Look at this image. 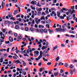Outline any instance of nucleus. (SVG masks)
Instances as JSON below:
<instances>
[{"label":"nucleus","mask_w":77,"mask_h":77,"mask_svg":"<svg viewBox=\"0 0 77 77\" xmlns=\"http://www.w3.org/2000/svg\"><path fill=\"white\" fill-rule=\"evenodd\" d=\"M56 30L57 32H64L66 31V28H56Z\"/></svg>","instance_id":"f257e3e1"},{"label":"nucleus","mask_w":77,"mask_h":77,"mask_svg":"<svg viewBox=\"0 0 77 77\" xmlns=\"http://www.w3.org/2000/svg\"><path fill=\"white\" fill-rule=\"evenodd\" d=\"M40 55L38 56L37 58H36L35 59V60L36 61L39 60L40 58H42V51H40Z\"/></svg>","instance_id":"f03ea898"},{"label":"nucleus","mask_w":77,"mask_h":77,"mask_svg":"<svg viewBox=\"0 0 77 77\" xmlns=\"http://www.w3.org/2000/svg\"><path fill=\"white\" fill-rule=\"evenodd\" d=\"M34 20L36 24H38L39 22L41 21V20L40 19H38L37 17L35 18Z\"/></svg>","instance_id":"7ed1b4c3"},{"label":"nucleus","mask_w":77,"mask_h":77,"mask_svg":"<svg viewBox=\"0 0 77 77\" xmlns=\"http://www.w3.org/2000/svg\"><path fill=\"white\" fill-rule=\"evenodd\" d=\"M34 54L35 56H38L39 54V52L38 51H35L34 52Z\"/></svg>","instance_id":"20e7f679"},{"label":"nucleus","mask_w":77,"mask_h":77,"mask_svg":"<svg viewBox=\"0 0 77 77\" xmlns=\"http://www.w3.org/2000/svg\"><path fill=\"white\" fill-rule=\"evenodd\" d=\"M75 69L70 70H69L70 73L71 75L73 74V72H75Z\"/></svg>","instance_id":"39448f33"},{"label":"nucleus","mask_w":77,"mask_h":77,"mask_svg":"<svg viewBox=\"0 0 77 77\" xmlns=\"http://www.w3.org/2000/svg\"><path fill=\"white\" fill-rule=\"evenodd\" d=\"M37 2L36 1H32L31 2V3L32 5H35L36 4H37Z\"/></svg>","instance_id":"423d86ee"},{"label":"nucleus","mask_w":77,"mask_h":77,"mask_svg":"<svg viewBox=\"0 0 77 77\" xmlns=\"http://www.w3.org/2000/svg\"><path fill=\"white\" fill-rule=\"evenodd\" d=\"M9 40L11 42H12L14 41V39L12 38L11 37H9Z\"/></svg>","instance_id":"0eeeda50"},{"label":"nucleus","mask_w":77,"mask_h":77,"mask_svg":"<svg viewBox=\"0 0 77 77\" xmlns=\"http://www.w3.org/2000/svg\"><path fill=\"white\" fill-rule=\"evenodd\" d=\"M39 41L40 42H37V43L38 44V45H39V44L40 45V44H41V43L42 42V41L41 39Z\"/></svg>","instance_id":"6e6552de"},{"label":"nucleus","mask_w":77,"mask_h":77,"mask_svg":"<svg viewBox=\"0 0 77 77\" xmlns=\"http://www.w3.org/2000/svg\"><path fill=\"white\" fill-rule=\"evenodd\" d=\"M5 5V2H2V8L4 7V6Z\"/></svg>","instance_id":"1a4fd4ad"},{"label":"nucleus","mask_w":77,"mask_h":77,"mask_svg":"<svg viewBox=\"0 0 77 77\" xmlns=\"http://www.w3.org/2000/svg\"><path fill=\"white\" fill-rule=\"evenodd\" d=\"M58 47V46L57 45H56L53 48V51H54L56 49H57Z\"/></svg>","instance_id":"9d476101"},{"label":"nucleus","mask_w":77,"mask_h":77,"mask_svg":"<svg viewBox=\"0 0 77 77\" xmlns=\"http://www.w3.org/2000/svg\"><path fill=\"white\" fill-rule=\"evenodd\" d=\"M48 31H49V32L50 34H51V33L53 32V30H51L50 29H48Z\"/></svg>","instance_id":"9b49d317"},{"label":"nucleus","mask_w":77,"mask_h":77,"mask_svg":"<svg viewBox=\"0 0 77 77\" xmlns=\"http://www.w3.org/2000/svg\"><path fill=\"white\" fill-rule=\"evenodd\" d=\"M20 63V64H21L22 63L19 60H17L16 61H15V63Z\"/></svg>","instance_id":"f8f14e48"},{"label":"nucleus","mask_w":77,"mask_h":77,"mask_svg":"<svg viewBox=\"0 0 77 77\" xmlns=\"http://www.w3.org/2000/svg\"><path fill=\"white\" fill-rule=\"evenodd\" d=\"M17 10H16L14 11V15H15L18 14V12H17Z\"/></svg>","instance_id":"ddd939ff"},{"label":"nucleus","mask_w":77,"mask_h":77,"mask_svg":"<svg viewBox=\"0 0 77 77\" xmlns=\"http://www.w3.org/2000/svg\"><path fill=\"white\" fill-rule=\"evenodd\" d=\"M22 61L23 63V66H26V63L24 61L22 60Z\"/></svg>","instance_id":"4468645a"},{"label":"nucleus","mask_w":77,"mask_h":77,"mask_svg":"<svg viewBox=\"0 0 77 77\" xmlns=\"http://www.w3.org/2000/svg\"><path fill=\"white\" fill-rule=\"evenodd\" d=\"M26 54H23V55H24V57L27 56L28 57H29V56L26 53H25Z\"/></svg>","instance_id":"2eb2a0df"},{"label":"nucleus","mask_w":77,"mask_h":77,"mask_svg":"<svg viewBox=\"0 0 77 77\" xmlns=\"http://www.w3.org/2000/svg\"><path fill=\"white\" fill-rule=\"evenodd\" d=\"M20 28L19 27V26L18 25H16L15 26V29H19Z\"/></svg>","instance_id":"dca6fc26"},{"label":"nucleus","mask_w":77,"mask_h":77,"mask_svg":"<svg viewBox=\"0 0 77 77\" xmlns=\"http://www.w3.org/2000/svg\"><path fill=\"white\" fill-rule=\"evenodd\" d=\"M57 16L58 17H60V12H57Z\"/></svg>","instance_id":"f3484780"},{"label":"nucleus","mask_w":77,"mask_h":77,"mask_svg":"<svg viewBox=\"0 0 77 77\" xmlns=\"http://www.w3.org/2000/svg\"><path fill=\"white\" fill-rule=\"evenodd\" d=\"M75 10H72V12H71V14L72 15L73 14H75Z\"/></svg>","instance_id":"a211bd4d"},{"label":"nucleus","mask_w":77,"mask_h":77,"mask_svg":"<svg viewBox=\"0 0 77 77\" xmlns=\"http://www.w3.org/2000/svg\"><path fill=\"white\" fill-rule=\"evenodd\" d=\"M38 27L39 28H44V26H42L41 25H39L38 26Z\"/></svg>","instance_id":"6ab92c4d"},{"label":"nucleus","mask_w":77,"mask_h":77,"mask_svg":"<svg viewBox=\"0 0 77 77\" xmlns=\"http://www.w3.org/2000/svg\"><path fill=\"white\" fill-rule=\"evenodd\" d=\"M40 20H45V17H41L40 18Z\"/></svg>","instance_id":"aec40b11"},{"label":"nucleus","mask_w":77,"mask_h":77,"mask_svg":"<svg viewBox=\"0 0 77 77\" xmlns=\"http://www.w3.org/2000/svg\"><path fill=\"white\" fill-rule=\"evenodd\" d=\"M5 58V57H3V58H1V59H0L1 60L0 61V62L1 63H2L3 62V59H4Z\"/></svg>","instance_id":"412c9836"},{"label":"nucleus","mask_w":77,"mask_h":77,"mask_svg":"<svg viewBox=\"0 0 77 77\" xmlns=\"http://www.w3.org/2000/svg\"><path fill=\"white\" fill-rule=\"evenodd\" d=\"M31 8H32V9L35 10V7H33L32 5H31Z\"/></svg>","instance_id":"4be33fe9"},{"label":"nucleus","mask_w":77,"mask_h":77,"mask_svg":"<svg viewBox=\"0 0 77 77\" xmlns=\"http://www.w3.org/2000/svg\"><path fill=\"white\" fill-rule=\"evenodd\" d=\"M62 9L63 11H67L68 10V9H66L65 8H63Z\"/></svg>","instance_id":"5701e85b"},{"label":"nucleus","mask_w":77,"mask_h":77,"mask_svg":"<svg viewBox=\"0 0 77 77\" xmlns=\"http://www.w3.org/2000/svg\"><path fill=\"white\" fill-rule=\"evenodd\" d=\"M43 52H44V53L45 54H46L48 52V51L47 49H46V50L44 51Z\"/></svg>","instance_id":"b1692460"},{"label":"nucleus","mask_w":77,"mask_h":77,"mask_svg":"<svg viewBox=\"0 0 77 77\" xmlns=\"http://www.w3.org/2000/svg\"><path fill=\"white\" fill-rule=\"evenodd\" d=\"M46 48H45V46H44L43 47H42V48L41 49H42V50H44L45 49H46Z\"/></svg>","instance_id":"393cba45"},{"label":"nucleus","mask_w":77,"mask_h":77,"mask_svg":"<svg viewBox=\"0 0 77 77\" xmlns=\"http://www.w3.org/2000/svg\"><path fill=\"white\" fill-rule=\"evenodd\" d=\"M59 73L58 72L54 73V75H55V76H57L58 75Z\"/></svg>","instance_id":"a878e982"},{"label":"nucleus","mask_w":77,"mask_h":77,"mask_svg":"<svg viewBox=\"0 0 77 77\" xmlns=\"http://www.w3.org/2000/svg\"><path fill=\"white\" fill-rule=\"evenodd\" d=\"M22 38V37L21 36H19L17 37V38L19 39H21Z\"/></svg>","instance_id":"bb28decb"},{"label":"nucleus","mask_w":77,"mask_h":77,"mask_svg":"<svg viewBox=\"0 0 77 77\" xmlns=\"http://www.w3.org/2000/svg\"><path fill=\"white\" fill-rule=\"evenodd\" d=\"M69 33H72V34H74L75 32L74 31L71 30L69 31Z\"/></svg>","instance_id":"cd10ccee"},{"label":"nucleus","mask_w":77,"mask_h":77,"mask_svg":"<svg viewBox=\"0 0 77 77\" xmlns=\"http://www.w3.org/2000/svg\"><path fill=\"white\" fill-rule=\"evenodd\" d=\"M25 37L26 38H27V39H28V40L29 39H30V37H29V36H28L27 35H25Z\"/></svg>","instance_id":"c85d7f7f"},{"label":"nucleus","mask_w":77,"mask_h":77,"mask_svg":"<svg viewBox=\"0 0 77 77\" xmlns=\"http://www.w3.org/2000/svg\"><path fill=\"white\" fill-rule=\"evenodd\" d=\"M17 0H11V1L14 3H17Z\"/></svg>","instance_id":"c756f323"},{"label":"nucleus","mask_w":77,"mask_h":77,"mask_svg":"<svg viewBox=\"0 0 77 77\" xmlns=\"http://www.w3.org/2000/svg\"><path fill=\"white\" fill-rule=\"evenodd\" d=\"M10 43V42L9 41H6L5 42V44H8Z\"/></svg>","instance_id":"7c9ffc66"},{"label":"nucleus","mask_w":77,"mask_h":77,"mask_svg":"<svg viewBox=\"0 0 77 77\" xmlns=\"http://www.w3.org/2000/svg\"><path fill=\"white\" fill-rule=\"evenodd\" d=\"M23 41H26V42H27V40H26V38H23Z\"/></svg>","instance_id":"2f4dec72"},{"label":"nucleus","mask_w":77,"mask_h":77,"mask_svg":"<svg viewBox=\"0 0 77 77\" xmlns=\"http://www.w3.org/2000/svg\"><path fill=\"white\" fill-rule=\"evenodd\" d=\"M59 17H60V19H63L64 18V17H63V16H60Z\"/></svg>","instance_id":"473e14b6"},{"label":"nucleus","mask_w":77,"mask_h":77,"mask_svg":"<svg viewBox=\"0 0 77 77\" xmlns=\"http://www.w3.org/2000/svg\"><path fill=\"white\" fill-rule=\"evenodd\" d=\"M44 33H47L48 32L47 29H45L44 31Z\"/></svg>","instance_id":"72a5a7b5"},{"label":"nucleus","mask_w":77,"mask_h":77,"mask_svg":"<svg viewBox=\"0 0 77 77\" xmlns=\"http://www.w3.org/2000/svg\"><path fill=\"white\" fill-rule=\"evenodd\" d=\"M69 19H72V16H71L70 15H69Z\"/></svg>","instance_id":"f704fd0d"},{"label":"nucleus","mask_w":77,"mask_h":77,"mask_svg":"<svg viewBox=\"0 0 77 77\" xmlns=\"http://www.w3.org/2000/svg\"><path fill=\"white\" fill-rule=\"evenodd\" d=\"M37 5L39 7H41V5H40L39 3V2H38Z\"/></svg>","instance_id":"c9c22d12"},{"label":"nucleus","mask_w":77,"mask_h":77,"mask_svg":"<svg viewBox=\"0 0 77 77\" xmlns=\"http://www.w3.org/2000/svg\"><path fill=\"white\" fill-rule=\"evenodd\" d=\"M19 23V22L18 21H16V22H14V24H18Z\"/></svg>","instance_id":"e433bc0d"},{"label":"nucleus","mask_w":77,"mask_h":77,"mask_svg":"<svg viewBox=\"0 0 77 77\" xmlns=\"http://www.w3.org/2000/svg\"><path fill=\"white\" fill-rule=\"evenodd\" d=\"M43 29H40V32L42 33H43Z\"/></svg>","instance_id":"4c0bfd02"},{"label":"nucleus","mask_w":77,"mask_h":77,"mask_svg":"<svg viewBox=\"0 0 77 77\" xmlns=\"http://www.w3.org/2000/svg\"><path fill=\"white\" fill-rule=\"evenodd\" d=\"M41 12H38V13H37V15L38 16H40V15H41Z\"/></svg>","instance_id":"58836bf2"},{"label":"nucleus","mask_w":77,"mask_h":77,"mask_svg":"<svg viewBox=\"0 0 77 77\" xmlns=\"http://www.w3.org/2000/svg\"><path fill=\"white\" fill-rule=\"evenodd\" d=\"M13 58L15 60H17V57H16L15 56H13Z\"/></svg>","instance_id":"ea45409f"},{"label":"nucleus","mask_w":77,"mask_h":77,"mask_svg":"<svg viewBox=\"0 0 77 77\" xmlns=\"http://www.w3.org/2000/svg\"><path fill=\"white\" fill-rule=\"evenodd\" d=\"M51 62H48L47 63V65H48V66H49V65H51Z\"/></svg>","instance_id":"a19ab883"},{"label":"nucleus","mask_w":77,"mask_h":77,"mask_svg":"<svg viewBox=\"0 0 77 77\" xmlns=\"http://www.w3.org/2000/svg\"><path fill=\"white\" fill-rule=\"evenodd\" d=\"M73 68V66L72 64L70 66V69H72Z\"/></svg>","instance_id":"79ce46f5"},{"label":"nucleus","mask_w":77,"mask_h":77,"mask_svg":"<svg viewBox=\"0 0 77 77\" xmlns=\"http://www.w3.org/2000/svg\"><path fill=\"white\" fill-rule=\"evenodd\" d=\"M43 60L44 61H48V60L47 59H45V58L44 57H43Z\"/></svg>","instance_id":"37998d69"},{"label":"nucleus","mask_w":77,"mask_h":77,"mask_svg":"<svg viewBox=\"0 0 77 77\" xmlns=\"http://www.w3.org/2000/svg\"><path fill=\"white\" fill-rule=\"evenodd\" d=\"M10 20H15V19H14V17H13L11 18Z\"/></svg>","instance_id":"c03bdc74"},{"label":"nucleus","mask_w":77,"mask_h":77,"mask_svg":"<svg viewBox=\"0 0 77 77\" xmlns=\"http://www.w3.org/2000/svg\"><path fill=\"white\" fill-rule=\"evenodd\" d=\"M46 27L48 28H49V24H46Z\"/></svg>","instance_id":"a18cd8bd"},{"label":"nucleus","mask_w":77,"mask_h":77,"mask_svg":"<svg viewBox=\"0 0 77 77\" xmlns=\"http://www.w3.org/2000/svg\"><path fill=\"white\" fill-rule=\"evenodd\" d=\"M59 57H58L56 58V61H58L59 60Z\"/></svg>","instance_id":"49530a36"},{"label":"nucleus","mask_w":77,"mask_h":77,"mask_svg":"<svg viewBox=\"0 0 77 77\" xmlns=\"http://www.w3.org/2000/svg\"><path fill=\"white\" fill-rule=\"evenodd\" d=\"M9 50H10V48H8L7 49V52H9Z\"/></svg>","instance_id":"de8ad7c7"},{"label":"nucleus","mask_w":77,"mask_h":77,"mask_svg":"<svg viewBox=\"0 0 77 77\" xmlns=\"http://www.w3.org/2000/svg\"><path fill=\"white\" fill-rule=\"evenodd\" d=\"M73 62L74 63H77V60H76V59H75L73 61Z\"/></svg>","instance_id":"09e8293b"},{"label":"nucleus","mask_w":77,"mask_h":77,"mask_svg":"<svg viewBox=\"0 0 77 77\" xmlns=\"http://www.w3.org/2000/svg\"><path fill=\"white\" fill-rule=\"evenodd\" d=\"M6 31V30L5 29H2V32L4 33H5Z\"/></svg>","instance_id":"8fccbe9b"},{"label":"nucleus","mask_w":77,"mask_h":77,"mask_svg":"<svg viewBox=\"0 0 77 77\" xmlns=\"http://www.w3.org/2000/svg\"><path fill=\"white\" fill-rule=\"evenodd\" d=\"M53 1L54 2H53V3H56L57 2V0H53Z\"/></svg>","instance_id":"3c124183"},{"label":"nucleus","mask_w":77,"mask_h":77,"mask_svg":"<svg viewBox=\"0 0 77 77\" xmlns=\"http://www.w3.org/2000/svg\"><path fill=\"white\" fill-rule=\"evenodd\" d=\"M14 36H15L16 37H17V33H15L14 34Z\"/></svg>","instance_id":"603ef678"},{"label":"nucleus","mask_w":77,"mask_h":77,"mask_svg":"<svg viewBox=\"0 0 77 77\" xmlns=\"http://www.w3.org/2000/svg\"><path fill=\"white\" fill-rule=\"evenodd\" d=\"M68 66V65L67 63H66L65 64V67H67Z\"/></svg>","instance_id":"864d4df0"},{"label":"nucleus","mask_w":77,"mask_h":77,"mask_svg":"<svg viewBox=\"0 0 77 77\" xmlns=\"http://www.w3.org/2000/svg\"><path fill=\"white\" fill-rule=\"evenodd\" d=\"M46 22L47 24H50V22L48 20H46Z\"/></svg>","instance_id":"5fc2aeb1"},{"label":"nucleus","mask_w":77,"mask_h":77,"mask_svg":"<svg viewBox=\"0 0 77 77\" xmlns=\"http://www.w3.org/2000/svg\"><path fill=\"white\" fill-rule=\"evenodd\" d=\"M16 18L20 17V15L19 14H17L16 16Z\"/></svg>","instance_id":"6e6d98bb"},{"label":"nucleus","mask_w":77,"mask_h":77,"mask_svg":"<svg viewBox=\"0 0 77 77\" xmlns=\"http://www.w3.org/2000/svg\"><path fill=\"white\" fill-rule=\"evenodd\" d=\"M70 37H72V38H74L75 37V35H71Z\"/></svg>","instance_id":"4d7b16f0"},{"label":"nucleus","mask_w":77,"mask_h":77,"mask_svg":"<svg viewBox=\"0 0 77 77\" xmlns=\"http://www.w3.org/2000/svg\"><path fill=\"white\" fill-rule=\"evenodd\" d=\"M25 30L26 31H27L28 30V29L27 27H26L25 28Z\"/></svg>","instance_id":"13d9d810"},{"label":"nucleus","mask_w":77,"mask_h":77,"mask_svg":"<svg viewBox=\"0 0 77 77\" xmlns=\"http://www.w3.org/2000/svg\"><path fill=\"white\" fill-rule=\"evenodd\" d=\"M29 50H30V49H28V50H26V52L28 54H29Z\"/></svg>","instance_id":"bf43d9fd"},{"label":"nucleus","mask_w":77,"mask_h":77,"mask_svg":"<svg viewBox=\"0 0 77 77\" xmlns=\"http://www.w3.org/2000/svg\"><path fill=\"white\" fill-rule=\"evenodd\" d=\"M30 30L31 31H34V29L32 27H31L30 28Z\"/></svg>","instance_id":"052dcab7"},{"label":"nucleus","mask_w":77,"mask_h":77,"mask_svg":"<svg viewBox=\"0 0 77 77\" xmlns=\"http://www.w3.org/2000/svg\"><path fill=\"white\" fill-rule=\"evenodd\" d=\"M75 8V7L74 6H72L71 7V8L72 9V10H73L74 8Z\"/></svg>","instance_id":"680f3d73"},{"label":"nucleus","mask_w":77,"mask_h":77,"mask_svg":"<svg viewBox=\"0 0 77 77\" xmlns=\"http://www.w3.org/2000/svg\"><path fill=\"white\" fill-rule=\"evenodd\" d=\"M51 10L52 11H56V9L54 8H51Z\"/></svg>","instance_id":"e2e57ef3"},{"label":"nucleus","mask_w":77,"mask_h":77,"mask_svg":"<svg viewBox=\"0 0 77 77\" xmlns=\"http://www.w3.org/2000/svg\"><path fill=\"white\" fill-rule=\"evenodd\" d=\"M8 33L10 34H11L12 33V31H9V32H8Z\"/></svg>","instance_id":"0e129e2a"},{"label":"nucleus","mask_w":77,"mask_h":77,"mask_svg":"<svg viewBox=\"0 0 77 77\" xmlns=\"http://www.w3.org/2000/svg\"><path fill=\"white\" fill-rule=\"evenodd\" d=\"M34 15H35V14H32V15L31 16V17L32 18H34Z\"/></svg>","instance_id":"69168bd1"},{"label":"nucleus","mask_w":77,"mask_h":77,"mask_svg":"<svg viewBox=\"0 0 77 77\" xmlns=\"http://www.w3.org/2000/svg\"><path fill=\"white\" fill-rule=\"evenodd\" d=\"M42 68H41L40 69V72H42Z\"/></svg>","instance_id":"338daca9"},{"label":"nucleus","mask_w":77,"mask_h":77,"mask_svg":"<svg viewBox=\"0 0 77 77\" xmlns=\"http://www.w3.org/2000/svg\"><path fill=\"white\" fill-rule=\"evenodd\" d=\"M19 52V51L18 50H17V51H16V54H18V53Z\"/></svg>","instance_id":"774afa93"}]
</instances>
